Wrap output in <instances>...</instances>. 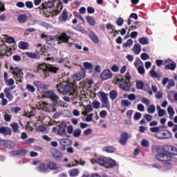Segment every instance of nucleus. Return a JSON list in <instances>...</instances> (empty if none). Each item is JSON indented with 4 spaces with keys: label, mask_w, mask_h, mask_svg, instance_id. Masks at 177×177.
I'll list each match as a JSON object with an SVG mask.
<instances>
[{
    "label": "nucleus",
    "mask_w": 177,
    "mask_h": 177,
    "mask_svg": "<svg viewBox=\"0 0 177 177\" xmlns=\"http://www.w3.org/2000/svg\"><path fill=\"white\" fill-rule=\"evenodd\" d=\"M172 86H175V82L174 80H170L167 86V89L169 90Z\"/></svg>",
    "instance_id": "nucleus-51"
},
{
    "label": "nucleus",
    "mask_w": 177,
    "mask_h": 177,
    "mask_svg": "<svg viewBox=\"0 0 177 177\" xmlns=\"http://www.w3.org/2000/svg\"><path fill=\"white\" fill-rule=\"evenodd\" d=\"M103 151H105L106 153H115L117 151V149L114 147H105L103 148Z\"/></svg>",
    "instance_id": "nucleus-24"
},
{
    "label": "nucleus",
    "mask_w": 177,
    "mask_h": 177,
    "mask_svg": "<svg viewBox=\"0 0 177 177\" xmlns=\"http://www.w3.org/2000/svg\"><path fill=\"white\" fill-rule=\"evenodd\" d=\"M40 106L44 110H46V111H48L49 109V106H50V104H49V103H47L46 102H42Z\"/></svg>",
    "instance_id": "nucleus-33"
},
{
    "label": "nucleus",
    "mask_w": 177,
    "mask_h": 177,
    "mask_svg": "<svg viewBox=\"0 0 177 177\" xmlns=\"http://www.w3.org/2000/svg\"><path fill=\"white\" fill-rule=\"evenodd\" d=\"M26 6L28 9H32L34 8V4H32V1H26Z\"/></svg>",
    "instance_id": "nucleus-58"
},
{
    "label": "nucleus",
    "mask_w": 177,
    "mask_h": 177,
    "mask_svg": "<svg viewBox=\"0 0 177 177\" xmlns=\"http://www.w3.org/2000/svg\"><path fill=\"white\" fill-rule=\"evenodd\" d=\"M122 106H124V107H128L132 104L131 102H129L128 100H122Z\"/></svg>",
    "instance_id": "nucleus-42"
},
{
    "label": "nucleus",
    "mask_w": 177,
    "mask_h": 177,
    "mask_svg": "<svg viewBox=\"0 0 177 177\" xmlns=\"http://www.w3.org/2000/svg\"><path fill=\"white\" fill-rule=\"evenodd\" d=\"M86 19L89 26H93L96 25V21L95 20V18H93V17L86 16Z\"/></svg>",
    "instance_id": "nucleus-23"
},
{
    "label": "nucleus",
    "mask_w": 177,
    "mask_h": 177,
    "mask_svg": "<svg viewBox=\"0 0 177 177\" xmlns=\"http://www.w3.org/2000/svg\"><path fill=\"white\" fill-rule=\"evenodd\" d=\"M80 174V171L77 169H73L69 172L70 176L75 177L78 176V174Z\"/></svg>",
    "instance_id": "nucleus-30"
},
{
    "label": "nucleus",
    "mask_w": 177,
    "mask_h": 177,
    "mask_svg": "<svg viewBox=\"0 0 177 177\" xmlns=\"http://www.w3.org/2000/svg\"><path fill=\"white\" fill-rule=\"evenodd\" d=\"M85 73L86 71L84 69V68H82L81 71L76 73L73 76L75 81H81V80H84V78H85Z\"/></svg>",
    "instance_id": "nucleus-10"
},
{
    "label": "nucleus",
    "mask_w": 177,
    "mask_h": 177,
    "mask_svg": "<svg viewBox=\"0 0 177 177\" xmlns=\"http://www.w3.org/2000/svg\"><path fill=\"white\" fill-rule=\"evenodd\" d=\"M132 50L133 53H135V55H139V53H140V52L142 51V47L140 46V44H136L133 46Z\"/></svg>",
    "instance_id": "nucleus-20"
},
{
    "label": "nucleus",
    "mask_w": 177,
    "mask_h": 177,
    "mask_svg": "<svg viewBox=\"0 0 177 177\" xmlns=\"http://www.w3.org/2000/svg\"><path fill=\"white\" fill-rule=\"evenodd\" d=\"M120 88L126 92L131 91V86H129V84H128V82L127 81H125V82L124 83L120 84Z\"/></svg>",
    "instance_id": "nucleus-21"
},
{
    "label": "nucleus",
    "mask_w": 177,
    "mask_h": 177,
    "mask_svg": "<svg viewBox=\"0 0 177 177\" xmlns=\"http://www.w3.org/2000/svg\"><path fill=\"white\" fill-rule=\"evenodd\" d=\"M37 170L39 172H46L48 171V165L45 163L40 164L37 167Z\"/></svg>",
    "instance_id": "nucleus-25"
},
{
    "label": "nucleus",
    "mask_w": 177,
    "mask_h": 177,
    "mask_svg": "<svg viewBox=\"0 0 177 177\" xmlns=\"http://www.w3.org/2000/svg\"><path fill=\"white\" fill-rule=\"evenodd\" d=\"M26 89L27 91H28V92H31L32 93H34V92H35V87L30 84L26 85Z\"/></svg>",
    "instance_id": "nucleus-38"
},
{
    "label": "nucleus",
    "mask_w": 177,
    "mask_h": 177,
    "mask_svg": "<svg viewBox=\"0 0 177 177\" xmlns=\"http://www.w3.org/2000/svg\"><path fill=\"white\" fill-rule=\"evenodd\" d=\"M117 96H118V92L115 90H112L109 93V97L111 100H115L117 99Z\"/></svg>",
    "instance_id": "nucleus-26"
},
{
    "label": "nucleus",
    "mask_w": 177,
    "mask_h": 177,
    "mask_svg": "<svg viewBox=\"0 0 177 177\" xmlns=\"http://www.w3.org/2000/svg\"><path fill=\"white\" fill-rule=\"evenodd\" d=\"M167 113L169 115H170V117H174V115H175V111H174L172 106L167 108Z\"/></svg>",
    "instance_id": "nucleus-45"
},
{
    "label": "nucleus",
    "mask_w": 177,
    "mask_h": 177,
    "mask_svg": "<svg viewBox=\"0 0 177 177\" xmlns=\"http://www.w3.org/2000/svg\"><path fill=\"white\" fill-rule=\"evenodd\" d=\"M57 2V0H48V1L45 2L42 4V8H46V9H52L55 7V3Z\"/></svg>",
    "instance_id": "nucleus-14"
},
{
    "label": "nucleus",
    "mask_w": 177,
    "mask_h": 177,
    "mask_svg": "<svg viewBox=\"0 0 177 177\" xmlns=\"http://www.w3.org/2000/svg\"><path fill=\"white\" fill-rule=\"evenodd\" d=\"M26 56H28V57H30V59H39V57H37V55L34 53L27 52Z\"/></svg>",
    "instance_id": "nucleus-39"
},
{
    "label": "nucleus",
    "mask_w": 177,
    "mask_h": 177,
    "mask_svg": "<svg viewBox=\"0 0 177 177\" xmlns=\"http://www.w3.org/2000/svg\"><path fill=\"white\" fill-rule=\"evenodd\" d=\"M93 108L95 109L96 110H97L98 109H100V102H97V101H94L92 103Z\"/></svg>",
    "instance_id": "nucleus-52"
},
{
    "label": "nucleus",
    "mask_w": 177,
    "mask_h": 177,
    "mask_svg": "<svg viewBox=\"0 0 177 177\" xmlns=\"http://www.w3.org/2000/svg\"><path fill=\"white\" fill-rule=\"evenodd\" d=\"M62 16L63 21H67V19H68V14L67 13L66 10H64Z\"/></svg>",
    "instance_id": "nucleus-47"
},
{
    "label": "nucleus",
    "mask_w": 177,
    "mask_h": 177,
    "mask_svg": "<svg viewBox=\"0 0 177 177\" xmlns=\"http://www.w3.org/2000/svg\"><path fill=\"white\" fill-rule=\"evenodd\" d=\"M39 68H41V70H43L45 79L49 77L50 73H53V74H57V73L59 72V70H60L59 67L52 64H47L45 66L44 68H42V65H39Z\"/></svg>",
    "instance_id": "nucleus-5"
},
{
    "label": "nucleus",
    "mask_w": 177,
    "mask_h": 177,
    "mask_svg": "<svg viewBox=\"0 0 177 177\" xmlns=\"http://www.w3.org/2000/svg\"><path fill=\"white\" fill-rule=\"evenodd\" d=\"M147 112L149 114H154V113H156V106L150 105L147 109Z\"/></svg>",
    "instance_id": "nucleus-32"
},
{
    "label": "nucleus",
    "mask_w": 177,
    "mask_h": 177,
    "mask_svg": "<svg viewBox=\"0 0 177 177\" xmlns=\"http://www.w3.org/2000/svg\"><path fill=\"white\" fill-rule=\"evenodd\" d=\"M139 42L141 45H148L149 39H147V37H143L139 39Z\"/></svg>",
    "instance_id": "nucleus-29"
},
{
    "label": "nucleus",
    "mask_w": 177,
    "mask_h": 177,
    "mask_svg": "<svg viewBox=\"0 0 177 177\" xmlns=\"http://www.w3.org/2000/svg\"><path fill=\"white\" fill-rule=\"evenodd\" d=\"M133 44V40H132L131 39H129L127 41L126 43L123 44V46L124 48H128V46H132Z\"/></svg>",
    "instance_id": "nucleus-37"
},
{
    "label": "nucleus",
    "mask_w": 177,
    "mask_h": 177,
    "mask_svg": "<svg viewBox=\"0 0 177 177\" xmlns=\"http://www.w3.org/2000/svg\"><path fill=\"white\" fill-rule=\"evenodd\" d=\"M50 154L55 161H62V158L64 157L63 153L55 149L52 150Z\"/></svg>",
    "instance_id": "nucleus-8"
},
{
    "label": "nucleus",
    "mask_w": 177,
    "mask_h": 177,
    "mask_svg": "<svg viewBox=\"0 0 177 177\" xmlns=\"http://www.w3.org/2000/svg\"><path fill=\"white\" fill-rule=\"evenodd\" d=\"M42 97L44 99H50L54 107H59V106H62V104H60V98L53 91H47L44 92Z\"/></svg>",
    "instance_id": "nucleus-4"
},
{
    "label": "nucleus",
    "mask_w": 177,
    "mask_h": 177,
    "mask_svg": "<svg viewBox=\"0 0 177 177\" xmlns=\"http://www.w3.org/2000/svg\"><path fill=\"white\" fill-rule=\"evenodd\" d=\"M116 24L119 27H121V26H122V24H124V19H122L121 17L118 18V20L116 21Z\"/></svg>",
    "instance_id": "nucleus-53"
},
{
    "label": "nucleus",
    "mask_w": 177,
    "mask_h": 177,
    "mask_svg": "<svg viewBox=\"0 0 177 177\" xmlns=\"http://www.w3.org/2000/svg\"><path fill=\"white\" fill-rule=\"evenodd\" d=\"M91 164H99L104 168H114V167L118 166L115 160L110 158H100L97 160L93 159L91 160Z\"/></svg>",
    "instance_id": "nucleus-3"
},
{
    "label": "nucleus",
    "mask_w": 177,
    "mask_h": 177,
    "mask_svg": "<svg viewBox=\"0 0 177 177\" xmlns=\"http://www.w3.org/2000/svg\"><path fill=\"white\" fill-rule=\"evenodd\" d=\"M10 127L12 128L14 132L19 131V124L17 123L10 124Z\"/></svg>",
    "instance_id": "nucleus-48"
},
{
    "label": "nucleus",
    "mask_w": 177,
    "mask_h": 177,
    "mask_svg": "<svg viewBox=\"0 0 177 177\" xmlns=\"http://www.w3.org/2000/svg\"><path fill=\"white\" fill-rule=\"evenodd\" d=\"M56 88L58 89V92H63V93H66V95L68 93L69 96H73L75 99H77V96H78V92L74 90L71 84L64 82L57 84Z\"/></svg>",
    "instance_id": "nucleus-2"
},
{
    "label": "nucleus",
    "mask_w": 177,
    "mask_h": 177,
    "mask_svg": "<svg viewBox=\"0 0 177 177\" xmlns=\"http://www.w3.org/2000/svg\"><path fill=\"white\" fill-rule=\"evenodd\" d=\"M142 60H149L150 59V55L146 53H142L140 55Z\"/></svg>",
    "instance_id": "nucleus-43"
},
{
    "label": "nucleus",
    "mask_w": 177,
    "mask_h": 177,
    "mask_svg": "<svg viewBox=\"0 0 177 177\" xmlns=\"http://www.w3.org/2000/svg\"><path fill=\"white\" fill-rule=\"evenodd\" d=\"M26 154H27V150L26 149L18 150V156H26Z\"/></svg>",
    "instance_id": "nucleus-55"
},
{
    "label": "nucleus",
    "mask_w": 177,
    "mask_h": 177,
    "mask_svg": "<svg viewBox=\"0 0 177 177\" xmlns=\"http://www.w3.org/2000/svg\"><path fill=\"white\" fill-rule=\"evenodd\" d=\"M138 111H145V106L142 104H139L137 106Z\"/></svg>",
    "instance_id": "nucleus-64"
},
{
    "label": "nucleus",
    "mask_w": 177,
    "mask_h": 177,
    "mask_svg": "<svg viewBox=\"0 0 177 177\" xmlns=\"http://www.w3.org/2000/svg\"><path fill=\"white\" fill-rule=\"evenodd\" d=\"M139 74H140L141 75H145V73H146V70H145V67L143 66H140L137 68Z\"/></svg>",
    "instance_id": "nucleus-44"
},
{
    "label": "nucleus",
    "mask_w": 177,
    "mask_h": 177,
    "mask_svg": "<svg viewBox=\"0 0 177 177\" xmlns=\"http://www.w3.org/2000/svg\"><path fill=\"white\" fill-rule=\"evenodd\" d=\"M93 118V113H90L88 115H87L86 118V121L87 122H91V121H92Z\"/></svg>",
    "instance_id": "nucleus-57"
},
{
    "label": "nucleus",
    "mask_w": 177,
    "mask_h": 177,
    "mask_svg": "<svg viewBox=\"0 0 177 177\" xmlns=\"http://www.w3.org/2000/svg\"><path fill=\"white\" fill-rule=\"evenodd\" d=\"M66 128H67V124L66 123L59 124L58 129V135H67V133L66 132Z\"/></svg>",
    "instance_id": "nucleus-15"
},
{
    "label": "nucleus",
    "mask_w": 177,
    "mask_h": 177,
    "mask_svg": "<svg viewBox=\"0 0 177 177\" xmlns=\"http://www.w3.org/2000/svg\"><path fill=\"white\" fill-rule=\"evenodd\" d=\"M162 135L163 137H158L157 135H156V138L158 139H171V138H172V133H171L169 131L163 132Z\"/></svg>",
    "instance_id": "nucleus-17"
},
{
    "label": "nucleus",
    "mask_w": 177,
    "mask_h": 177,
    "mask_svg": "<svg viewBox=\"0 0 177 177\" xmlns=\"http://www.w3.org/2000/svg\"><path fill=\"white\" fill-rule=\"evenodd\" d=\"M59 143L62 146H70L73 145V141L70 139L63 138L59 140Z\"/></svg>",
    "instance_id": "nucleus-19"
},
{
    "label": "nucleus",
    "mask_w": 177,
    "mask_h": 177,
    "mask_svg": "<svg viewBox=\"0 0 177 177\" xmlns=\"http://www.w3.org/2000/svg\"><path fill=\"white\" fill-rule=\"evenodd\" d=\"M130 138L129 134L128 133H123L121 134V138L120 140V143L122 146H125L127 145V142L128 141L129 138Z\"/></svg>",
    "instance_id": "nucleus-12"
},
{
    "label": "nucleus",
    "mask_w": 177,
    "mask_h": 177,
    "mask_svg": "<svg viewBox=\"0 0 177 177\" xmlns=\"http://www.w3.org/2000/svg\"><path fill=\"white\" fill-rule=\"evenodd\" d=\"M163 167L165 169H171V168H172V165L169 161H163Z\"/></svg>",
    "instance_id": "nucleus-35"
},
{
    "label": "nucleus",
    "mask_w": 177,
    "mask_h": 177,
    "mask_svg": "<svg viewBox=\"0 0 177 177\" xmlns=\"http://www.w3.org/2000/svg\"><path fill=\"white\" fill-rule=\"evenodd\" d=\"M18 21L21 24L27 23V15H21L18 17Z\"/></svg>",
    "instance_id": "nucleus-28"
},
{
    "label": "nucleus",
    "mask_w": 177,
    "mask_h": 177,
    "mask_svg": "<svg viewBox=\"0 0 177 177\" xmlns=\"http://www.w3.org/2000/svg\"><path fill=\"white\" fill-rule=\"evenodd\" d=\"M62 10H63V3H62V1H58L57 6L55 10H54V15L55 16H57V15H60V12H62Z\"/></svg>",
    "instance_id": "nucleus-18"
},
{
    "label": "nucleus",
    "mask_w": 177,
    "mask_h": 177,
    "mask_svg": "<svg viewBox=\"0 0 177 177\" xmlns=\"http://www.w3.org/2000/svg\"><path fill=\"white\" fill-rule=\"evenodd\" d=\"M141 102L144 104H146V106H150V100L147 99L146 97H143L141 99Z\"/></svg>",
    "instance_id": "nucleus-46"
},
{
    "label": "nucleus",
    "mask_w": 177,
    "mask_h": 177,
    "mask_svg": "<svg viewBox=\"0 0 177 177\" xmlns=\"http://www.w3.org/2000/svg\"><path fill=\"white\" fill-rule=\"evenodd\" d=\"M0 146L1 147H6L7 149H13L16 144L10 140H0Z\"/></svg>",
    "instance_id": "nucleus-7"
},
{
    "label": "nucleus",
    "mask_w": 177,
    "mask_h": 177,
    "mask_svg": "<svg viewBox=\"0 0 177 177\" xmlns=\"http://www.w3.org/2000/svg\"><path fill=\"white\" fill-rule=\"evenodd\" d=\"M83 66L86 68V70H91L93 67L92 64L88 62H84Z\"/></svg>",
    "instance_id": "nucleus-41"
},
{
    "label": "nucleus",
    "mask_w": 177,
    "mask_h": 177,
    "mask_svg": "<svg viewBox=\"0 0 177 177\" xmlns=\"http://www.w3.org/2000/svg\"><path fill=\"white\" fill-rule=\"evenodd\" d=\"M88 36L90 37L91 39L94 42L95 44H99V38L97 37V35L93 30H90L88 32Z\"/></svg>",
    "instance_id": "nucleus-16"
},
{
    "label": "nucleus",
    "mask_w": 177,
    "mask_h": 177,
    "mask_svg": "<svg viewBox=\"0 0 177 177\" xmlns=\"http://www.w3.org/2000/svg\"><path fill=\"white\" fill-rule=\"evenodd\" d=\"M149 73L150 75L153 78H161V75L156 72V71H150Z\"/></svg>",
    "instance_id": "nucleus-31"
},
{
    "label": "nucleus",
    "mask_w": 177,
    "mask_h": 177,
    "mask_svg": "<svg viewBox=\"0 0 177 177\" xmlns=\"http://www.w3.org/2000/svg\"><path fill=\"white\" fill-rule=\"evenodd\" d=\"M82 131L80 129H77L73 131V136L75 138H80L81 136Z\"/></svg>",
    "instance_id": "nucleus-36"
},
{
    "label": "nucleus",
    "mask_w": 177,
    "mask_h": 177,
    "mask_svg": "<svg viewBox=\"0 0 177 177\" xmlns=\"http://www.w3.org/2000/svg\"><path fill=\"white\" fill-rule=\"evenodd\" d=\"M146 121H148V122H150V121H151V120H153V115H149V114H145L144 115Z\"/></svg>",
    "instance_id": "nucleus-60"
},
{
    "label": "nucleus",
    "mask_w": 177,
    "mask_h": 177,
    "mask_svg": "<svg viewBox=\"0 0 177 177\" xmlns=\"http://www.w3.org/2000/svg\"><path fill=\"white\" fill-rule=\"evenodd\" d=\"M156 151L158 153L156 157L158 161H171V156H177V149L169 145H165L157 148Z\"/></svg>",
    "instance_id": "nucleus-1"
},
{
    "label": "nucleus",
    "mask_w": 177,
    "mask_h": 177,
    "mask_svg": "<svg viewBox=\"0 0 177 177\" xmlns=\"http://www.w3.org/2000/svg\"><path fill=\"white\" fill-rule=\"evenodd\" d=\"M6 94V97L8 100L9 102H12L13 100V95L12 93H4Z\"/></svg>",
    "instance_id": "nucleus-49"
},
{
    "label": "nucleus",
    "mask_w": 177,
    "mask_h": 177,
    "mask_svg": "<svg viewBox=\"0 0 177 177\" xmlns=\"http://www.w3.org/2000/svg\"><path fill=\"white\" fill-rule=\"evenodd\" d=\"M5 82H6L8 86H12V85H15V80L12 78L7 80V81H6Z\"/></svg>",
    "instance_id": "nucleus-54"
},
{
    "label": "nucleus",
    "mask_w": 177,
    "mask_h": 177,
    "mask_svg": "<svg viewBox=\"0 0 177 177\" xmlns=\"http://www.w3.org/2000/svg\"><path fill=\"white\" fill-rule=\"evenodd\" d=\"M141 146H142V147H149V146H150V144L149 143V140H142L141 141Z\"/></svg>",
    "instance_id": "nucleus-50"
},
{
    "label": "nucleus",
    "mask_w": 177,
    "mask_h": 177,
    "mask_svg": "<svg viewBox=\"0 0 177 177\" xmlns=\"http://www.w3.org/2000/svg\"><path fill=\"white\" fill-rule=\"evenodd\" d=\"M143 86H145V83H143V82L142 81H138L136 82V88L137 89H143Z\"/></svg>",
    "instance_id": "nucleus-40"
},
{
    "label": "nucleus",
    "mask_w": 177,
    "mask_h": 177,
    "mask_svg": "<svg viewBox=\"0 0 177 177\" xmlns=\"http://www.w3.org/2000/svg\"><path fill=\"white\" fill-rule=\"evenodd\" d=\"M165 68V70H171V71H174L176 68V63L173 62L172 64H167Z\"/></svg>",
    "instance_id": "nucleus-27"
},
{
    "label": "nucleus",
    "mask_w": 177,
    "mask_h": 177,
    "mask_svg": "<svg viewBox=\"0 0 177 177\" xmlns=\"http://www.w3.org/2000/svg\"><path fill=\"white\" fill-rule=\"evenodd\" d=\"M0 133L5 136H12V129L8 127H0Z\"/></svg>",
    "instance_id": "nucleus-11"
},
{
    "label": "nucleus",
    "mask_w": 177,
    "mask_h": 177,
    "mask_svg": "<svg viewBox=\"0 0 177 177\" xmlns=\"http://www.w3.org/2000/svg\"><path fill=\"white\" fill-rule=\"evenodd\" d=\"M19 48L20 49H23L24 50H25L26 49H27V48H28V44L27 42L21 41L19 43Z\"/></svg>",
    "instance_id": "nucleus-34"
},
{
    "label": "nucleus",
    "mask_w": 177,
    "mask_h": 177,
    "mask_svg": "<svg viewBox=\"0 0 177 177\" xmlns=\"http://www.w3.org/2000/svg\"><path fill=\"white\" fill-rule=\"evenodd\" d=\"M7 42L8 44H15L16 41H15V38L12 37H8L7 38Z\"/></svg>",
    "instance_id": "nucleus-62"
},
{
    "label": "nucleus",
    "mask_w": 177,
    "mask_h": 177,
    "mask_svg": "<svg viewBox=\"0 0 177 177\" xmlns=\"http://www.w3.org/2000/svg\"><path fill=\"white\" fill-rule=\"evenodd\" d=\"M10 70H11V71H12V74L15 75V78H23L24 74L23 73V71L19 68L10 66Z\"/></svg>",
    "instance_id": "nucleus-6"
},
{
    "label": "nucleus",
    "mask_w": 177,
    "mask_h": 177,
    "mask_svg": "<svg viewBox=\"0 0 177 177\" xmlns=\"http://www.w3.org/2000/svg\"><path fill=\"white\" fill-rule=\"evenodd\" d=\"M140 118H142V113L136 112L134 115V120L138 121V120H140Z\"/></svg>",
    "instance_id": "nucleus-59"
},
{
    "label": "nucleus",
    "mask_w": 177,
    "mask_h": 177,
    "mask_svg": "<svg viewBox=\"0 0 177 177\" xmlns=\"http://www.w3.org/2000/svg\"><path fill=\"white\" fill-rule=\"evenodd\" d=\"M100 95L102 97V103H103V104H105V105L107 104L109 102V97L107 94L104 92H101Z\"/></svg>",
    "instance_id": "nucleus-22"
},
{
    "label": "nucleus",
    "mask_w": 177,
    "mask_h": 177,
    "mask_svg": "<svg viewBox=\"0 0 177 177\" xmlns=\"http://www.w3.org/2000/svg\"><path fill=\"white\" fill-rule=\"evenodd\" d=\"M58 41H59V44H62V42L66 43L68 42L70 39V36L67 35L66 33H62L58 37Z\"/></svg>",
    "instance_id": "nucleus-13"
},
{
    "label": "nucleus",
    "mask_w": 177,
    "mask_h": 177,
    "mask_svg": "<svg viewBox=\"0 0 177 177\" xmlns=\"http://www.w3.org/2000/svg\"><path fill=\"white\" fill-rule=\"evenodd\" d=\"M113 77V73H111V71L110 70L106 69L104 70L102 74H101V79L103 81H106V80H110Z\"/></svg>",
    "instance_id": "nucleus-9"
},
{
    "label": "nucleus",
    "mask_w": 177,
    "mask_h": 177,
    "mask_svg": "<svg viewBox=\"0 0 177 177\" xmlns=\"http://www.w3.org/2000/svg\"><path fill=\"white\" fill-rule=\"evenodd\" d=\"M77 31H79V32H82V34H86V30L85 29L82 28V26H77L76 28Z\"/></svg>",
    "instance_id": "nucleus-56"
},
{
    "label": "nucleus",
    "mask_w": 177,
    "mask_h": 177,
    "mask_svg": "<svg viewBox=\"0 0 177 177\" xmlns=\"http://www.w3.org/2000/svg\"><path fill=\"white\" fill-rule=\"evenodd\" d=\"M47 167H48L50 169H56L57 165H56V163L55 162H50Z\"/></svg>",
    "instance_id": "nucleus-63"
},
{
    "label": "nucleus",
    "mask_w": 177,
    "mask_h": 177,
    "mask_svg": "<svg viewBox=\"0 0 177 177\" xmlns=\"http://www.w3.org/2000/svg\"><path fill=\"white\" fill-rule=\"evenodd\" d=\"M4 120L7 122H10V121L12 120V117H10L9 114L5 113V115H4Z\"/></svg>",
    "instance_id": "nucleus-61"
}]
</instances>
